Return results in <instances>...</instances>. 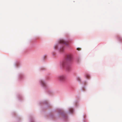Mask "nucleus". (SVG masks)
<instances>
[{"instance_id":"f257e3e1","label":"nucleus","mask_w":122,"mask_h":122,"mask_svg":"<svg viewBox=\"0 0 122 122\" xmlns=\"http://www.w3.org/2000/svg\"><path fill=\"white\" fill-rule=\"evenodd\" d=\"M72 59V55L71 54H69L66 56L65 59L61 63V67L63 68L67 64L68 62L71 61Z\"/></svg>"},{"instance_id":"f03ea898","label":"nucleus","mask_w":122,"mask_h":122,"mask_svg":"<svg viewBox=\"0 0 122 122\" xmlns=\"http://www.w3.org/2000/svg\"><path fill=\"white\" fill-rule=\"evenodd\" d=\"M57 79L60 82H64L65 79V76L63 75H60L57 77Z\"/></svg>"},{"instance_id":"7ed1b4c3","label":"nucleus","mask_w":122,"mask_h":122,"mask_svg":"<svg viewBox=\"0 0 122 122\" xmlns=\"http://www.w3.org/2000/svg\"><path fill=\"white\" fill-rule=\"evenodd\" d=\"M59 43L62 44H67L66 42L63 39H62L60 41Z\"/></svg>"},{"instance_id":"20e7f679","label":"nucleus","mask_w":122,"mask_h":122,"mask_svg":"<svg viewBox=\"0 0 122 122\" xmlns=\"http://www.w3.org/2000/svg\"><path fill=\"white\" fill-rule=\"evenodd\" d=\"M41 84H42L43 86H46V84L42 80H41Z\"/></svg>"},{"instance_id":"39448f33","label":"nucleus","mask_w":122,"mask_h":122,"mask_svg":"<svg viewBox=\"0 0 122 122\" xmlns=\"http://www.w3.org/2000/svg\"><path fill=\"white\" fill-rule=\"evenodd\" d=\"M69 111L71 113H72L73 112V109L72 108H70L69 109Z\"/></svg>"},{"instance_id":"423d86ee","label":"nucleus","mask_w":122,"mask_h":122,"mask_svg":"<svg viewBox=\"0 0 122 122\" xmlns=\"http://www.w3.org/2000/svg\"><path fill=\"white\" fill-rule=\"evenodd\" d=\"M86 77L87 79H89L90 78V76L88 75H86Z\"/></svg>"},{"instance_id":"0eeeda50","label":"nucleus","mask_w":122,"mask_h":122,"mask_svg":"<svg viewBox=\"0 0 122 122\" xmlns=\"http://www.w3.org/2000/svg\"><path fill=\"white\" fill-rule=\"evenodd\" d=\"M57 46H58L57 45H56L54 47L56 49L57 47Z\"/></svg>"},{"instance_id":"6e6552de","label":"nucleus","mask_w":122,"mask_h":122,"mask_svg":"<svg viewBox=\"0 0 122 122\" xmlns=\"http://www.w3.org/2000/svg\"><path fill=\"white\" fill-rule=\"evenodd\" d=\"M61 51H63V49H62V50H61Z\"/></svg>"},{"instance_id":"1a4fd4ad","label":"nucleus","mask_w":122,"mask_h":122,"mask_svg":"<svg viewBox=\"0 0 122 122\" xmlns=\"http://www.w3.org/2000/svg\"><path fill=\"white\" fill-rule=\"evenodd\" d=\"M77 50H79V48H77Z\"/></svg>"}]
</instances>
